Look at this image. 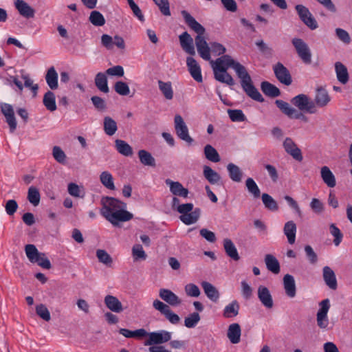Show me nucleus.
<instances>
[{
	"label": "nucleus",
	"instance_id": "nucleus-1",
	"mask_svg": "<svg viewBox=\"0 0 352 352\" xmlns=\"http://www.w3.org/2000/svg\"><path fill=\"white\" fill-rule=\"evenodd\" d=\"M100 214L113 226H117L120 222L128 221L133 215L125 210L126 204L116 198L105 197L101 199Z\"/></svg>",
	"mask_w": 352,
	"mask_h": 352
},
{
	"label": "nucleus",
	"instance_id": "nucleus-2",
	"mask_svg": "<svg viewBox=\"0 0 352 352\" xmlns=\"http://www.w3.org/2000/svg\"><path fill=\"white\" fill-rule=\"evenodd\" d=\"M182 15L188 26L197 34L195 40L200 56L206 60H210V48L204 37L205 28L187 11H182Z\"/></svg>",
	"mask_w": 352,
	"mask_h": 352
},
{
	"label": "nucleus",
	"instance_id": "nucleus-3",
	"mask_svg": "<svg viewBox=\"0 0 352 352\" xmlns=\"http://www.w3.org/2000/svg\"><path fill=\"white\" fill-rule=\"evenodd\" d=\"M232 69L235 71L237 76L241 79V87L248 96L254 100L263 102V96L252 85L250 76L245 67L240 63L236 61Z\"/></svg>",
	"mask_w": 352,
	"mask_h": 352
},
{
	"label": "nucleus",
	"instance_id": "nucleus-4",
	"mask_svg": "<svg viewBox=\"0 0 352 352\" xmlns=\"http://www.w3.org/2000/svg\"><path fill=\"white\" fill-rule=\"evenodd\" d=\"M293 105L296 107L298 110L309 113H316L317 111L315 104L306 94H298L291 100Z\"/></svg>",
	"mask_w": 352,
	"mask_h": 352
},
{
	"label": "nucleus",
	"instance_id": "nucleus-5",
	"mask_svg": "<svg viewBox=\"0 0 352 352\" xmlns=\"http://www.w3.org/2000/svg\"><path fill=\"white\" fill-rule=\"evenodd\" d=\"M153 307L155 310L160 311L172 324L175 325L179 323L180 317L174 313L167 304L156 299L153 302Z\"/></svg>",
	"mask_w": 352,
	"mask_h": 352
},
{
	"label": "nucleus",
	"instance_id": "nucleus-6",
	"mask_svg": "<svg viewBox=\"0 0 352 352\" xmlns=\"http://www.w3.org/2000/svg\"><path fill=\"white\" fill-rule=\"evenodd\" d=\"M319 307L316 314L317 325L321 329H327L329 325L327 314L331 307L329 299L326 298L320 302Z\"/></svg>",
	"mask_w": 352,
	"mask_h": 352
},
{
	"label": "nucleus",
	"instance_id": "nucleus-7",
	"mask_svg": "<svg viewBox=\"0 0 352 352\" xmlns=\"http://www.w3.org/2000/svg\"><path fill=\"white\" fill-rule=\"evenodd\" d=\"M292 43L302 61L305 64H310L312 54L308 45L302 39L298 38H293Z\"/></svg>",
	"mask_w": 352,
	"mask_h": 352
},
{
	"label": "nucleus",
	"instance_id": "nucleus-8",
	"mask_svg": "<svg viewBox=\"0 0 352 352\" xmlns=\"http://www.w3.org/2000/svg\"><path fill=\"white\" fill-rule=\"evenodd\" d=\"M148 339L145 341V346L161 345L163 343L170 341L172 333L166 330H160L153 332H148Z\"/></svg>",
	"mask_w": 352,
	"mask_h": 352
},
{
	"label": "nucleus",
	"instance_id": "nucleus-9",
	"mask_svg": "<svg viewBox=\"0 0 352 352\" xmlns=\"http://www.w3.org/2000/svg\"><path fill=\"white\" fill-rule=\"evenodd\" d=\"M295 10L300 19L309 28L314 30L318 28V25L309 10L303 5L298 4L295 6Z\"/></svg>",
	"mask_w": 352,
	"mask_h": 352
},
{
	"label": "nucleus",
	"instance_id": "nucleus-10",
	"mask_svg": "<svg viewBox=\"0 0 352 352\" xmlns=\"http://www.w3.org/2000/svg\"><path fill=\"white\" fill-rule=\"evenodd\" d=\"M174 125L177 135L182 140L188 144L193 142V139L190 136L188 126L180 115H176L174 118Z\"/></svg>",
	"mask_w": 352,
	"mask_h": 352
},
{
	"label": "nucleus",
	"instance_id": "nucleus-11",
	"mask_svg": "<svg viewBox=\"0 0 352 352\" xmlns=\"http://www.w3.org/2000/svg\"><path fill=\"white\" fill-rule=\"evenodd\" d=\"M275 103L281 112L289 118L305 120V115L292 107L288 102L282 100H276Z\"/></svg>",
	"mask_w": 352,
	"mask_h": 352
},
{
	"label": "nucleus",
	"instance_id": "nucleus-12",
	"mask_svg": "<svg viewBox=\"0 0 352 352\" xmlns=\"http://www.w3.org/2000/svg\"><path fill=\"white\" fill-rule=\"evenodd\" d=\"M101 43L107 50H112L114 45L120 50L125 49L124 40L122 37L118 35L113 38L108 34H102L101 36Z\"/></svg>",
	"mask_w": 352,
	"mask_h": 352
},
{
	"label": "nucleus",
	"instance_id": "nucleus-13",
	"mask_svg": "<svg viewBox=\"0 0 352 352\" xmlns=\"http://www.w3.org/2000/svg\"><path fill=\"white\" fill-rule=\"evenodd\" d=\"M1 110L6 118V121L9 126L10 132L13 133L16 129L17 124L12 106L7 103L1 104Z\"/></svg>",
	"mask_w": 352,
	"mask_h": 352
},
{
	"label": "nucleus",
	"instance_id": "nucleus-14",
	"mask_svg": "<svg viewBox=\"0 0 352 352\" xmlns=\"http://www.w3.org/2000/svg\"><path fill=\"white\" fill-rule=\"evenodd\" d=\"M274 74L277 79L285 85L292 84V76L289 70L280 63H278L273 67Z\"/></svg>",
	"mask_w": 352,
	"mask_h": 352
},
{
	"label": "nucleus",
	"instance_id": "nucleus-15",
	"mask_svg": "<svg viewBox=\"0 0 352 352\" xmlns=\"http://www.w3.org/2000/svg\"><path fill=\"white\" fill-rule=\"evenodd\" d=\"M331 101V97L328 91L322 87H318L316 90L314 100L313 101L316 107L322 108L326 107Z\"/></svg>",
	"mask_w": 352,
	"mask_h": 352
},
{
	"label": "nucleus",
	"instance_id": "nucleus-16",
	"mask_svg": "<svg viewBox=\"0 0 352 352\" xmlns=\"http://www.w3.org/2000/svg\"><path fill=\"white\" fill-rule=\"evenodd\" d=\"M283 147L285 151L297 161L302 160V155L300 149L290 138H286L283 142Z\"/></svg>",
	"mask_w": 352,
	"mask_h": 352
},
{
	"label": "nucleus",
	"instance_id": "nucleus-17",
	"mask_svg": "<svg viewBox=\"0 0 352 352\" xmlns=\"http://www.w3.org/2000/svg\"><path fill=\"white\" fill-rule=\"evenodd\" d=\"M236 61L229 55H223L216 60H210V64L213 69H227L229 67H233Z\"/></svg>",
	"mask_w": 352,
	"mask_h": 352
},
{
	"label": "nucleus",
	"instance_id": "nucleus-18",
	"mask_svg": "<svg viewBox=\"0 0 352 352\" xmlns=\"http://www.w3.org/2000/svg\"><path fill=\"white\" fill-rule=\"evenodd\" d=\"M322 278L327 285L332 290L338 288V282L333 270L329 266L322 268Z\"/></svg>",
	"mask_w": 352,
	"mask_h": 352
},
{
	"label": "nucleus",
	"instance_id": "nucleus-19",
	"mask_svg": "<svg viewBox=\"0 0 352 352\" xmlns=\"http://www.w3.org/2000/svg\"><path fill=\"white\" fill-rule=\"evenodd\" d=\"M165 183L170 188V191L175 196L186 198L188 196L189 191L184 188L179 182H173L169 179L165 181Z\"/></svg>",
	"mask_w": 352,
	"mask_h": 352
},
{
	"label": "nucleus",
	"instance_id": "nucleus-20",
	"mask_svg": "<svg viewBox=\"0 0 352 352\" xmlns=\"http://www.w3.org/2000/svg\"><path fill=\"white\" fill-rule=\"evenodd\" d=\"M159 296L163 300L171 306H178L182 303V300L170 289H160Z\"/></svg>",
	"mask_w": 352,
	"mask_h": 352
},
{
	"label": "nucleus",
	"instance_id": "nucleus-21",
	"mask_svg": "<svg viewBox=\"0 0 352 352\" xmlns=\"http://www.w3.org/2000/svg\"><path fill=\"white\" fill-rule=\"evenodd\" d=\"M258 298L262 305L267 309L274 306V302L271 293L267 287L261 285L258 288Z\"/></svg>",
	"mask_w": 352,
	"mask_h": 352
},
{
	"label": "nucleus",
	"instance_id": "nucleus-22",
	"mask_svg": "<svg viewBox=\"0 0 352 352\" xmlns=\"http://www.w3.org/2000/svg\"><path fill=\"white\" fill-rule=\"evenodd\" d=\"M186 65L193 79L198 82H201L203 78L201 68L196 60L192 57H188L186 59Z\"/></svg>",
	"mask_w": 352,
	"mask_h": 352
},
{
	"label": "nucleus",
	"instance_id": "nucleus-23",
	"mask_svg": "<svg viewBox=\"0 0 352 352\" xmlns=\"http://www.w3.org/2000/svg\"><path fill=\"white\" fill-rule=\"evenodd\" d=\"M14 3L16 9L22 16L27 19L34 16L35 10L25 1L14 0Z\"/></svg>",
	"mask_w": 352,
	"mask_h": 352
},
{
	"label": "nucleus",
	"instance_id": "nucleus-24",
	"mask_svg": "<svg viewBox=\"0 0 352 352\" xmlns=\"http://www.w3.org/2000/svg\"><path fill=\"white\" fill-rule=\"evenodd\" d=\"M179 38L182 49L186 53L195 55V51L193 45V39L190 35L187 32H184L179 36Z\"/></svg>",
	"mask_w": 352,
	"mask_h": 352
},
{
	"label": "nucleus",
	"instance_id": "nucleus-25",
	"mask_svg": "<svg viewBox=\"0 0 352 352\" xmlns=\"http://www.w3.org/2000/svg\"><path fill=\"white\" fill-rule=\"evenodd\" d=\"M106 307L113 312L120 313L123 311L121 302L118 298L112 295H107L104 299Z\"/></svg>",
	"mask_w": 352,
	"mask_h": 352
},
{
	"label": "nucleus",
	"instance_id": "nucleus-26",
	"mask_svg": "<svg viewBox=\"0 0 352 352\" xmlns=\"http://www.w3.org/2000/svg\"><path fill=\"white\" fill-rule=\"evenodd\" d=\"M283 286L287 296L294 298L296 296V287L293 276L285 274L283 277Z\"/></svg>",
	"mask_w": 352,
	"mask_h": 352
},
{
	"label": "nucleus",
	"instance_id": "nucleus-27",
	"mask_svg": "<svg viewBox=\"0 0 352 352\" xmlns=\"http://www.w3.org/2000/svg\"><path fill=\"white\" fill-rule=\"evenodd\" d=\"M241 329L238 323H232L229 325L227 336L232 344H237L241 340Z\"/></svg>",
	"mask_w": 352,
	"mask_h": 352
},
{
	"label": "nucleus",
	"instance_id": "nucleus-28",
	"mask_svg": "<svg viewBox=\"0 0 352 352\" xmlns=\"http://www.w3.org/2000/svg\"><path fill=\"white\" fill-rule=\"evenodd\" d=\"M201 287L207 297L213 302H217L219 298V293L217 288L211 283L204 281L201 283Z\"/></svg>",
	"mask_w": 352,
	"mask_h": 352
},
{
	"label": "nucleus",
	"instance_id": "nucleus-29",
	"mask_svg": "<svg viewBox=\"0 0 352 352\" xmlns=\"http://www.w3.org/2000/svg\"><path fill=\"white\" fill-rule=\"evenodd\" d=\"M296 229V225L293 221H287L284 226L283 232L289 244L295 243Z\"/></svg>",
	"mask_w": 352,
	"mask_h": 352
},
{
	"label": "nucleus",
	"instance_id": "nucleus-30",
	"mask_svg": "<svg viewBox=\"0 0 352 352\" xmlns=\"http://www.w3.org/2000/svg\"><path fill=\"white\" fill-rule=\"evenodd\" d=\"M119 333L127 338L142 339L147 337L148 332L144 329H138L131 331L127 329H120Z\"/></svg>",
	"mask_w": 352,
	"mask_h": 352
},
{
	"label": "nucleus",
	"instance_id": "nucleus-31",
	"mask_svg": "<svg viewBox=\"0 0 352 352\" xmlns=\"http://www.w3.org/2000/svg\"><path fill=\"white\" fill-rule=\"evenodd\" d=\"M45 80L51 89L54 90L58 88V73L54 67H50L47 71Z\"/></svg>",
	"mask_w": 352,
	"mask_h": 352
},
{
	"label": "nucleus",
	"instance_id": "nucleus-32",
	"mask_svg": "<svg viewBox=\"0 0 352 352\" xmlns=\"http://www.w3.org/2000/svg\"><path fill=\"white\" fill-rule=\"evenodd\" d=\"M223 248L226 254L234 261H239L240 257L238 254L236 248L230 239L223 240Z\"/></svg>",
	"mask_w": 352,
	"mask_h": 352
},
{
	"label": "nucleus",
	"instance_id": "nucleus-33",
	"mask_svg": "<svg viewBox=\"0 0 352 352\" xmlns=\"http://www.w3.org/2000/svg\"><path fill=\"white\" fill-rule=\"evenodd\" d=\"M214 78L230 86L234 84L233 78L225 69H213Z\"/></svg>",
	"mask_w": 352,
	"mask_h": 352
},
{
	"label": "nucleus",
	"instance_id": "nucleus-34",
	"mask_svg": "<svg viewBox=\"0 0 352 352\" xmlns=\"http://www.w3.org/2000/svg\"><path fill=\"white\" fill-rule=\"evenodd\" d=\"M321 177L323 182L330 188H333L336 184V178L330 168L327 166H323L320 170Z\"/></svg>",
	"mask_w": 352,
	"mask_h": 352
},
{
	"label": "nucleus",
	"instance_id": "nucleus-35",
	"mask_svg": "<svg viewBox=\"0 0 352 352\" xmlns=\"http://www.w3.org/2000/svg\"><path fill=\"white\" fill-rule=\"evenodd\" d=\"M265 263L267 269L272 273L277 274L280 272V264L277 258L272 254H266Z\"/></svg>",
	"mask_w": 352,
	"mask_h": 352
},
{
	"label": "nucleus",
	"instance_id": "nucleus-36",
	"mask_svg": "<svg viewBox=\"0 0 352 352\" xmlns=\"http://www.w3.org/2000/svg\"><path fill=\"white\" fill-rule=\"evenodd\" d=\"M337 78L339 82L346 84L349 80V74L346 67L340 62L335 64Z\"/></svg>",
	"mask_w": 352,
	"mask_h": 352
},
{
	"label": "nucleus",
	"instance_id": "nucleus-37",
	"mask_svg": "<svg viewBox=\"0 0 352 352\" xmlns=\"http://www.w3.org/2000/svg\"><path fill=\"white\" fill-rule=\"evenodd\" d=\"M138 155L140 162L143 165L151 167L156 166L155 158L148 151L142 149L138 151Z\"/></svg>",
	"mask_w": 352,
	"mask_h": 352
},
{
	"label": "nucleus",
	"instance_id": "nucleus-38",
	"mask_svg": "<svg viewBox=\"0 0 352 352\" xmlns=\"http://www.w3.org/2000/svg\"><path fill=\"white\" fill-rule=\"evenodd\" d=\"M95 84L96 87L103 93H108L109 88L107 85V78L105 74L99 72L96 75Z\"/></svg>",
	"mask_w": 352,
	"mask_h": 352
},
{
	"label": "nucleus",
	"instance_id": "nucleus-39",
	"mask_svg": "<svg viewBox=\"0 0 352 352\" xmlns=\"http://www.w3.org/2000/svg\"><path fill=\"white\" fill-rule=\"evenodd\" d=\"M115 146L118 152L124 156L128 157L133 154L132 147L124 140H116Z\"/></svg>",
	"mask_w": 352,
	"mask_h": 352
},
{
	"label": "nucleus",
	"instance_id": "nucleus-40",
	"mask_svg": "<svg viewBox=\"0 0 352 352\" xmlns=\"http://www.w3.org/2000/svg\"><path fill=\"white\" fill-rule=\"evenodd\" d=\"M227 170L229 173L230 178L235 182H241L243 173L240 168L234 164L230 163L227 165Z\"/></svg>",
	"mask_w": 352,
	"mask_h": 352
},
{
	"label": "nucleus",
	"instance_id": "nucleus-41",
	"mask_svg": "<svg viewBox=\"0 0 352 352\" xmlns=\"http://www.w3.org/2000/svg\"><path fill=\"white\" fill-rule=\"evenodd\" d=\"M100 181L106 188L110 190L116 189L113 175L109 171L106 170L100 173Z\"/></svg>",
	"mask_w": 352,
	"mask_h": 352
},
{
	"label": "nucleus",
	"instance_id": "nucleus-42",
	"mask_svg": "<svg viewBox=\"0 0 352 352\" xmlns=\"http://www.w3.org/2000/svg\"><path fill=\"white\" fill-rule=\"evenodd\" d=\"M204 153L205 157L212 162H219L221 157L217 151L210 144H207L204 146Z\"/></svg>",
	"mask_w": 352,
	"mask_h": 352
},
{
	"label": "nucleus",
	"instance_id": "nucleus-43",
	"mask_svg": "<svg viewBox=\"0 0 352 352\" xmlns=\"http://www.w3.org/2000/svg\"><path fill=\"white\" fill-rule=\"evenodd\" d=\"M44 106L50 111H54L56 109V97L54 94L51 91H47L43 99Z\"/></svg>",
	"mask_w": 352,
	"mask_h": 352
},
{
	"label": "nucleus",
	"instance_id": "nucleus-44",
	"mask_svg": "<svg viewBox=\"0 0 352 352\" xmlns=\"http://www.w3.org/2000/svg\"><path fill=\"white\" fill-rule=\"evenodd\" d=\"M68 193L76 198H83L85 196V190L83 186L75 183H69L67 186Z\"/></svg>",
	"mask_w": 352,
	"mask_h": 352
},
{
	"label": "nucleus",
	"instance_id": "nucleus-45",
	"mask_svg": "<svg viewBox=\"0 0 352 352\" xmlns=\"http://www.w3.org/2000/svg\"><path fill=\"white\" fill-rule=\"evenodd\" d=\"M200 216V209L195 208L193 211L181 215L179 219L186 225H190L197 221Z\"/></svg>",
	"mask_w": 352,
	"mask_h": 352
},
{
	"label": "nucleus",
	"instance_id": "nucleus-46",
	"mask_svg": "<svg viewBox=\"0 0 352 352\" xmlns=\"http://www.w3.org/2000/svg\"><path fill=\"white\" fill-rule=\"evenodd\" d=\"M239 302L236 300H233L225 307L223 315L227 318L234 317L239 314Z\"/></svg>",
	"mask_w": 352,
	"mask_h": 352
},
{
	"label": "nucleus",
	"instance_id": "nucleus-47",
	"mask_svg": "<svg viewBox=\"0 0 352 352\" xmlns=\"http://www.w3.org/2000/svg\"><path fill=\"white\" fill-rule=\"evenodd\" d=\"M261 88L262 91L268 96L276 97L280 94V90L275 85L265 81L261 83Z\"/></svg>",
	"mask_w": 352,
	"mask_h": 352
},
{
	"label": "nucleus",
	"instance_id": "nucleus-48",
	"mask_svg": "<svg viewBox=\"0 0 352 352\" xmlns=\"http://www.w3.org/2000/svg\"><path fill=\"white\" fill-rule=\"evenodd\" d=\"M204 176L211 184H216L219 183L221 179L220 175L210 167L205 166L204 167Z\"/></svg>",
	"mask_w": 352,
	"mask_h": 352
},
{
	"label": "nucleus",
	"instance_id": "nucleus-49",
	"mask_svg": "<svg viewBox=\"0 0 352 352\" xmlns=\"http://www.w3.org/2000/svg\"><path fill=\"white\" fill-rule=\"evenodd\" d=\"M118 129L117 124L114 120L109 116L104 118V131L109 136L114 135Z\"/></svg>",
	"mask_w": 352,
	"mask_h": 352
},
{
	"label": "nucleus",
	"instance_id": "nucleus-50",
	"mask_svg": "<svg viewBox=\"0 0 352 352\" xmlns=\"http://www.w3.org/2000/svg\"><path fill=\"white\" fill-rule=\"evenodd\" d=\"M159 89L167 100H171L173 98V90L170 82H164L158 80Z\"/></svg>",
	"mask_w": 352,
	"mask_h": 352
},
{
	"label": "nucleus",
	"instance_id": "nucleus-51",
	"mask_svg": "<svg viewBox=\"0 0 352 352\" xmlns=\"http://www.w3.org/2000/svg\"><path fill=\"white\" fill-rule=\"evenodd\" d=\"M28 201L34 206H37L40 203L41 195L38 190L35 186H30L28 188Z\"/></svg>",
	"mask_w": 352,
	"mask_h": 352
},
{
	"label": "nucleus",
	"instance_id": "nucleus-52",
	"mask_svg": "<svg viewBox=\"0 0 352 352\" xmlns=\"http://www.w3.org/2000/svg\"><path fill=\"white\" fill-rule=\"evenodd\" d=\"M245 186L248 192L253 195L254 198H258L261 195V190L254 180L249 177L245 181Z\"/></svg>",
	"mask_w": 352,
	"mask_h": 352
},
{
	"label": "nucleus",
	"instance_id": "nucleus-53",
	"mask_svg": "<svg viewBox=\"0 0 352 352\" xmlns=\"http://www.w3.org/2000/svg\"><path fill=\"white\" fill-rule=\"evenodd\" d=\"M262 201L266 208L271 211H276L278 209L277 202L272 198V196L267 193L262 195Z\"/></svg>",
	"mask_w": 352,
	"mask_h": 352
},
{
	"label": "nucleus",
	"instance_id": "nucleus-54",
	"mask_svg": "<svg viewBox=\"0 0 352 352\" xmlns=\"http://www.w3.org/2000/svg\"><path fill=\"white\" fill-rule=\"evenodd\" d=\"M89 21L95 26H102L105 24V19L98 11L94 10L90 13Z\"/></svg>",
	"mask_w": 352,
	"mask_h": 352
},
{
	"label": "nucleus",
	"instance_id": "nucleus-55",
	"mask_svg": "<svg viewBox=\"0 0 352 352\" xmlns=\"http://www.w3.org/2000/svg\"><path fill=\"white\" fill-rule=\"evenodd\" d=\"M25 252L28 260L32 263L34 261H36V258L41 254L33 244L26 245L25 246Z\"/></svg>",
	"mask_w": 352,
	"mask_h": 352
},
{
	"label": "nucleus",
	"instance_id": "nucleus-56",
	"mask_svg": "<svg viewBox=\"0 0 352 352\" xmlns=\"http://www.w3.org/2000/svg\"><path fill=\"white\" fill-rule=\"evenodd\" d=\"M96 256L98 261L107 267H111L113 263V258L111 256L104 250H98L96 251Z\"/></svg>",
	"mask_w": 352,
	"mask_h": 352
},
{
	"label": "nucleus",
	"instance_id": "nucleus-57",
	"mask_svg": "<svg viewBox=\"0 0 352 352\" xmlns=\"http://www.w3.org/2000/svg\"><path fill=\"white\" fill-rule=\"evenodd\" d=\"M132 256L134 261L145 260L147 255L140 244H135L132 248Z\"/></svg>",
	"mask_w": 352,
	"mask_h": 352
},
{
	"label": "nucleus",
	"instance_id": "nucleus-58",
	"mask_svg": "<svg viewBox=\"0 0 352 352\" xmlns=\"http://www.w3.org/2000/svg\"><path fill=\"white\" fill-rule=\"evenodd\" d=\"M228 114L232 122H243L246 117L240 109H228Z\"/></svg>",
	"mask_w": 352,
	"mask_h": 352
},
{
	"label": "nucleus",
	"instance_id": "nucleus-59",
	"mask_svg": "<svg viewBox=\"0 0 352 352\" xmlns=\"http://www.w3.org/2000/svg\"><path fill=\"white\" fill-rule=\"evenodd\" d=\"M330 233L334 237V245L336 246H338L340 244L343 237V234H342L340 230L334 223H331L330 225Z\"/></svg>",
	"mask_w": 352,
	"mask_h": 352
},
{
	"label": "nucleus",
	"instance_id": "nucleus-60",
	"mask_svg": "<svg viewBox=\"0 0 352 352\" xmlns=\"http://www.w3.org/2000/svg\"><path fill=\"white\" fill-rule=\"evenodd\" d=\"M36 313L41 318L45 321H50L51 319L50 313L47 307L43 304L36 305Z\"/></svg>",
	"mask_w": 352,
	"mask_h": 352
},
{
	"label": "nucleus",
	"instance_id": "nucleus-61",
	"mask_svg": "<svg viewBox=\"0 0 352 352\" xmlns=\"http://www.w3.org/2000/svg\"><path fill=\"white\" fill-rule=\"evenodd\" d=\"M199 320V314L197 312H194L185 318L184 325L187 328H193L197 325Z\"/></svg>",
	"mask_w": 352,
	"mask_h": 352
},
{
	"label": "nucleus",
	"instance_id": "nucleus-62",
	"mask_svg": "<svg viewBox=\"0 0 352 352\" xmlns=\"http://www.w3.org/2000/svg\"><path fill=\"white\" fill-rule=\"evenodd\" d=\"M52 155L54 158L60 164H65L66 161V155L60 147L55 146L52 149Z\"/></svg>",
	"mask_w": 352,
	"mask_h": 352
},
{
	"label": "nucleus",
	"instance_id": "nucleus-63",
	"mask_svg": "<svg viewBox=\"0 0 352 352\" xmlns=\"http://www.w3.org/2000/svg\"><path fill=\"white\" fill-rule=\"evenodd\" d=\"M310 208L312 211L317 214H322L324 210L323 203L317 198L312 199L310 202Z\"/></svg>",
	"mask_w": 352,
	"mask_h": 352
},
{
	"label": "nucleus",
	"instance_id": "nucleus-64",
	"mask_svg": "<svg viewBox=\"0 0 352 352\" xmlns=\"http://www.w3.org/2000/svg\"><path fill=\"white\" fill-rule=\"evenodd\" d=\"M114 89L116 93L120 96H127L130 93V89L128 85L122 81L116 82Z\"/></svg>",
	"mask_w": 352,
	"mask_h": 352
}]
</instances>
